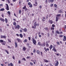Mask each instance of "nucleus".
I'll use <instances>...</instances> for the list:
<instances>
[{
    "instance_id": "f257e3e1",
    "label": "nucleus",
    "mask_w": 66,
    "mask_h": 66,
    "mask_svg": "<svg viewBox=\"0 0 66 66\" xmlns=\"http://www.w3.org/2000/svg\"><path fill=\"white\" fill-rule=\"evenodd\" d=\"M39 26V24H36V22H35L34 23V26H32V28H34V29H36V26Z\"/></svg>"
},
{
    "instance_id": "f03ea898",
    "label": "nucleus",
    "mask_w": 66,
    "mask_h": 66,
    "mask_svg": "<svg viewBox=\"0 0 66 66\" xmlns=\"http://www.w3.org/2000/svg\"><path fill=\"white\" fill-rule=\"evenodd\" d=\"M15 26V29H16L17 28L18 30L19 29V28H20V26L19 25H17V26L16 25Z\"/></svg>"
},
{
    "instance_id": "7ed1b4c3",
    "label": "nucleus",
    "mask_w": 66,
    "mask_h": 66,
    "mask_svg": "<svg viewBox=\"0 0 66 66\" xmlns=\"http://www.w3.org/2000/svg\"><path fill=\"white\" fill-rule=\"evenodd\" d=\"M32 41L33 44L34 45H36V40H35L34 39H32Z\"/></svg>"
},
{
    "instance_id": "20e7f679",
    "label": "nucleus",
    "mask_w": 66,
    "mask_h": 66,
    "mask_svg": "<svg viewBox=\"0 0 66 66\" xmlns=\"http://www.w3.org/2000/svg\"><path fill=\"white\" fill-rule=\"evenodd\" d=\"M6 38V37L5 36H3L1 35V38H4L5 39Z\"/></svg>"
},
{
    "instance_id": "39448f33",
    "label": "nucleus",
    "mask_w": 66,
    "mask_h": 66,
    "mask_svg": "<svg viewBox=\"0 0 66 66\" xmlns=\"http://www.w3.org/2000/svg\"><path fill=\"white\" fill-rule=\"evenodd\" d=\"M53 49L52 50L53 51H54L55 52H56V50L55 49V47L54 46V47H53Z\"/></svg>"
},
{
    "instance_id": "423d86ee",
    "label": "nucleus",
    "mask_w": 66,
    "mask_h": 66,
    "mask_svg": "<svg viewBox=\"0 0 66 66\" xmlns=\"http://www.w3.org/2000/svg\"><path fill=\"white\" fill-rule=\"evenodd\" d=\"M22 30L23 31H24V32H27V29L26 28H25L23 29H22Z\"/></svg>"
},
{
    "instance_id": "0eeeda50",
    "label": "nucleus",
    "mask_w": 66,
    "mask_h": 66,
    "mask_svg": "<svg viewBox=\"0 0 66 66\" xmlns=\"http://www.w3.org/2000/svg\"><path fill=\"white\" fill-rule=\"evenodd\" d=\"M6 10H9V5H8V4H6Z\"/></svg>"
},
{
    "instance_id": "6e6552de",
    "label": "nucleus",
    "mask_w": 66,
    "mask_h": 66,
    "mask_svg": "<svg viewBox=\"0 0 66 66\" xmlns=\"http://www.w3.org/2000/svg\"><path fill=\"white\" fill-rule=\"evenodd\" d=\"M45 45H46V43H42L41 44V46H43V47H44V46H45Z\"/></svg>"
},
{
    "instance_id": "1a4fd4ad",
    "label": "nucleus",
    "mask_w": 66,
    "mask_h": 66,
    "mask_svg": "<svg viewBox=\"0 0 66 66\" xmlns=\"http://www.w3.org/2000/svg\"><path fill=\"white\" fill-rule=\"evenodd\" d=\"M0 20L1 21H3V22H4L5 21V20L2 18H0Z\"/></svg>"
},
{
    "instance_id": "9d476101",
    "label": "nucleus",
    "mask_w": 66,
    "mask_h": 66,
    "mask_svg": "<svg viewBox=\"0 0 66 66\" xmlns=\"http://www.w3.org/2000/svg\"><path fill=\"white\" fill-rule=\"evenodd\" d=\"M64 39H63V41H66V37L65 36H63Z\"/></svg>"
},
{
    "instance_id": "9b49d317",
    "label": "nucleus",
    "mask_w": 66,
    "mask_h": 66,
    "mask_svg": "<svg viewBox=\"0 0 66 66\" xmlns=\"http://www.w3.org/2000/svg\"><path fill=\"white\" fill-rule=\"evenodd\" d=\"M17 40H18V43H20V42H21V40H20V39L19 38H17Z\"/></svg>"
},
{
    "instance_id": "f8f14e48",
    "label": "nucleus",
    "mask_w": 66,
    "mask_h": 66,
    "mask_svg": "<svg viewBox=\"0 0 66 66\" xmlns=\"http://www.w3.org/2000/svg\"><path fill=\"white\" fill-rule=\"evenodd\" d=\"M15 47L16 48L17 47V46H18V45L17 44V42H15Z\"/></svg>"
},
{
    "instance_id": "ddd939ff",
    "label": "nucleus",
    "mask_w": 66,
    "mask_h": 66,
    "mask_svg": "<svg viewBox=\"0 0 66 66\" xmlns=\"http://www.w3.org/2000/svg\"><path fill=\"white\" fill-rule=\"evenodd\" d=\"M23 50L24 51H25L26 50V47H23Z\"/></svg>"
},
{
    "instance_id": "4468645a",
    "label": "nucleus",
    "mask_w": 66,
    "mask_h": 66,
    "mask_svg": "<svg viewBox=\"0 0 66 66\" xmlns=\"http://www.w3.org/2000/svg\"><path fill=\"white\" fill-rule=\"evenodd\" d=\"M58 65H59V62L58 61H57L55 65V66H57Z\"/></svg>"
},
{
    "instance_id": "2eb2a0df",
    "label": "nucleus",
    "mask_w": 66,
    "mask_h": 66,
    "mask_svg": "<svg viewBox=\"0 0 66 66\" xmlns=\"http://www.w3.org/2000/svg\"><path fill=\"white\" fill-rule=\"evenodd\" d=\"M56 21H58V20H59V17L56 16Z\"/></svg>"
},
{
    "instance_id": "dca6fc26",
    "label": "nucleus",
    "mask_w": 66,
    "mask_h": 66,
    "mask_svg": "<svg viewBox=\"0 0 66 66\" xmlns=\"http://www.w3.org/2000/svg\"><path fill=\"white\" fill-rule=\"evenodd\" d=\"M44 61L45 62H46V63H48V62H49V61L47 60L46 59H44Z\"/></svg>"
},
{
    "instance_id": "f3484780",
    "label": "nucleus",
    "mask_w": 66,
    "mask_h": 66,
    "mask_svg": "<svg viewBox=\"0 0 66 66\" xmlns=\"http://www.w3.org/2000/svg\"><path fill=\"white\" fill-rule=\"evenodd\" d=\"M48 42H46V46L47 47H48L49 46V45H48Z\"/></svg>"
},
{
    "instance_id": "a211bd4d",
    "label": "nucleus",
    "mask_w": 66,
    "mask_h": 66,
    "mask_svg": "<svg viewBox=\"0 0 66 66\" xmlns=\"http://www.w3.org/2000/svg\"><path fill=\"white\" fill-rule=\"evenodd\" d=\"M20 36L21 38H22V37H23V35L22 34H20Z\"/></svg>"
},
{
    "instance_id": "6ab92c4d",
    "label": "nucleus",
    "mask_w": 66,
    "mask_h": 66,
    "mask_svg": "<svg viewBox=\"0 0 66 66\" xmlns=\"http://www.w3.org/2000/svg\"><path fill=\"white\" fill-rule=\"evenodd\" d=\"M7 13L10 16L11 15V12L10 11H8L7 12Z\"/></svg>"
},
{
    "instance_id": "aec40b11",
    "label": "nucleus",
    "mask_w": 66,
    "mask_h": 66,
    "mask_svg": "<svg viewBox=\"0 0 66 66\" xmlns=\"http://www.w3.org/2000/svg\"><path fill=\"white\" fill-rule=\"evenodd\" d=\"M36 52L38 54H39L40 53V51H37Z\"/></svg>"
},
{
    "instance_id": "412c9836",
    "label": "nucleus",
    "mask_w": 66,
    "mask_h": 66,
    "mask_svg": "<svg viewBox=\"0 0 66 66\" xmlns=\"http://www.w3.org/2000/svg\"><path fill=\"white\" fill-rule=\"evenodd\" d=\"M52 47H53L52 45H51L50 46V50L52 49Z\"/></svg>"
},
{
    "instance_id": "4be33fe9",
    "label": "nucleus",
    "mask_w": 66,
    "mask_h": 66,
    "mask_svg": "<svg viewBox=\"0 0 66 66\" xmlns=\"http://www.w3.org/2000/svg\"><path fill=\"white\" fill-rule=\"evenodd\" d=\"M45 30L46 31H48V28L47 27H46L44 28Z\"/></svg>"
},
{
    "instance_id": "5701e85b",
    "label": "nucleus",
    "mask_w": 66,
    "mask_h": 66,
    "mask_svg": "<svg viewBox=\"0 0 66 66\" xmlns=\"http://www.w3.org/2000/svg\"><path fill=\"white\" fill-rule=\"evenodd\" d=\"M0 11H4V9L2 8V9H1L0 10Z\"/></svg>"
},
{
    "instance_id": "b1692460",
    "label": "nucleus",
    "mask_w": 66,
    "mask_h": 66,
    "mask_svg": "<svg viewBox=\"0 0 66 66\" xmlns=\"http://www.w3.org/2000/svg\"><path fill=\"white\" fill-rule=\"evenodd\" d=\"M59 12H60V13H63V11H62V10H61L59 11Z\"/></svg>"
},
{
    "instance_id": "393cba45",
    "label": "nucleus",
    "mask_w": 66,
    "mask_h": 66,
    "mask_svg": "<svg viewBox=\"0 0 66 66\" xmlns=\"http://www.w3.org/2000/svg\"><path fill=\"white\" fill-rule=\"evenodd\" d=\"M56 33H57V34H60V32L58 31H56Z\"/></svg>"
},
{
    "instance_id": "a878e982",
    "label": "nucleus",
    "mask_w": 66,
    "mask_h": 66,
    "mask_svg": "<svg viewBox=\"0 0 66 66\" xmlns=\"http://www.w3.org/2000/svg\"><path fill=\"white\" fill-rule=\"evenodd\" d=\"M38 45H39V46H41L42 45V44H40V42H39L38 43Z\"/></svg>"
},
{
    "instance_id": "bb28decb",
    "label": "nucleus",
    "mask_w": 66,
    "mask_h": 66,
    "mask_svg": "<svg viewBox=\"0 0 66 66\" xmlns=\"http://www.w3.org/2000/svg\"><path fill=\"white\" fill-rule=\"evenodd\" d=\"M60 16H61V14H58L57 15L56 17H60Z\"/></svg>"
},
{
    "instance_id": "cd10ccee",
    "label": "nucleus",
    "mask_w": 66,
    "mask_h": 66,
    "mask_svg": "<svg viewBox=\"0 0 66 66\" xmlns=\"http://www.w3.org/2000/svg\"><path fill=\"white\" fill-rule=\"evenodd\" d=\"M5 21L6 23H7V19L6 18H5Z\"/></svg>"
},
{
    "instance_id": "c85d7f7f",
    "label": "nucleus",
    "mask_w": 66,
    "mask_h": 66,
    "mask_svg": "<svg viewBox=\"0 0 66 66\" xmlns=\"http://www.w3.org/2000/svg\"><path fill=\"white\" fill-rule=\"evenodd\" d=\"M22 61H23H23H26V59L24 58H23L22 59Z\"/></svg>"
},
{
    "instance_id": "c756f323",
    "label": "nucleus",
    "mask_w": 66,
    "mask_h": 66,
    "mask_svg": "<svg viewBox=\"0 0 66 66\" xmlns=\"http://www.w3.org/2000/svg\"><path fill=\"white\" fill-rule=\"evenodd\" d=\"M26 8V6H24V7H23V10H25Z\"/></svg>"
},
{
    "instance_id": "7c9ffc66",
    "label": "nucleus",
    "mask_w": 66,
    "mask_h": 66,
    "mask_svg": "<svg viewBox=\"0 0 66 66\" xmlns=\"http://www.w3.org/2000/svg\"><path fill=\"white\" fill-rule=\"evenodd\" d=\"M44 49L45 50V51L46 52H47V48H46V47H45L44 48Z\"/></svg>"
},
{
    "instance_id": "2f4dec72",
    "label": "nucleus",
    "mask_w": 66,
    "mask_h": 66,
    "mask_svg": "<svg viewBox=\"0 0 66 66\" xmlns=\"http://www.w3.org/2000/svg\"><path fill=\"white\" fill-rule=\"evenodd\" d=\"M13 24L14 26L16 25V22H13Z\"/></svg>"
},
{
    "instance_id": "473e14b6",
    "label": "nucleus",
    "mask_w": 66,
    "mask_h": 66,
    "mask_svg": "<svg viewBox=\"0 0 66 66\" xmlns=\"http://www.w3.org/2000/svg\"><path fill=\"white\" fill-rule=\"evenodd\" d=\"M10 66H14V64L12 63H10Z\"/></svg>"
},
{
    "instance_id": "72a5a7b5",
    "label": "nucleus",
    "mask_w": 66,
    "mask_h": 66,
    "mask_svg": "<svg viewBox=\"0 0 66 66\" xmlns=\"http://www.w3.org/2000/svg\"><path fill=\"white\" fill-rule=\"evenodd\" d=\"M0 42L1 43H3L4 41L2 40H0Z\"/></svg>"
},
{
    "instance_id": "f704fd0d",
    "label": "nucleus",
    "mask_w": 66,
    "mask_h": 66,
    "mask_svg": "<svg viewBox=\"0 0 66 66\" xmlns=\"http://www.w3.org/2000/svg\"><path fill=\"white\" fill-rule=\"evenodd\" d=\"M50 1L51 2H53L54 0H50Z\"/></svg>"
},
{
    "instance_id": "c9c22d12",
    "label": "nucleus",
    "mask_w": 66,
    "mask_h": 66,
    "mask_svg": "<svg viewBox=\"0 0 66 66\" xmlns=\"http://www.w3.org/2000/svg\"><path fill=\"white\" fill-rule=\"evenodd\" d=\"M19 14H21V11L20 10H19Z\"/></svg>"
},
{
    "instance_id": "e433bc0d",
    "label": "nucleus",
    "mask_w": 66,
    "mask_h": 66,
    "mask_svg": "<svg viewBox=\"0 0 66 66\" xmlns=\"http://www.w3.org/2000/svg\"><path fill=\"white\" fill-rule=\"evenodd\" d=\"M51 30H54V28L53 27H52L51 28Z\"/></svg>"
},
{
    "instance_id": "4c0bfd02",
    "label": "nucleus",
    "mask_w": 66,
    "mask_h": 66,
    "mask_svg": "<svg viewBox=\"0 0 66 66\" xmlns=\"http://www.w3.org/2000/svg\"><path fill=\"white\" fill-rule=\"evenodd\" d=\"M53 6V4H51L50 5L51 7H52Z\"/></svg>"
},
{
    "instance_id": "58836bf2",
    "label": "nucleus",
    "mask_w": 66,
    "mask_h": 66,
    "mask_svg": "<svg viewBox=\"0 0 66 66\" xmlns=\"http://www.w3.org/2000/svg\"><path fill=\"white\" fill-rule=\"evenodd\" d=\"M8 40L9 43H11V41L9 39H8Z\"/></svg>"
},
{
    "instance_id": "ea45409f",
    "label": "nucleus",
    "mask_w": 66,
    "mask_h": 66,
    "mask_svg": "<svg viewBox=\"0 0 66 66\" xmlns=\"http://www.w3.org/2000/svg\"><path fill=\"white\" fill-rule=\"evenodd\" d=\"M54 6L55 7H57V5L55 4H54Z\"/></svg>"
},
{
    "instance_id": "a19ab883",
    "label": "nucleus",
    "mask_w": 66,
    "mask_h": 66,
    "mask_svg": "<svg viewBox=\"0 0 66 66\" xmlns=\"http://www.w3.org/2000/svg\"><path fill=\"white\" fill-rule=\"evenodd\" d=\"M63 36L62 35H60L59 36V37H63Z\"/></svg>"
},
{
    "instance_id": "79ce46f5",
    "label": "nucleus",
    "mask_w": 66,
    "mask_h": 66,
    "mask_svg": "<svg viewBox=\"0 0 66 66\" xmlns=\"http://www.w3.org/2000/svg\"><path fill=\"white\" fill-rule=\"evenodd\" d=\"M47 36L48 37H49V36H50V33H47Z\"/></svg>"
},
{
    "instance_id": "37998d69",
    "label": "nucleus",
    "mask_w": 66,
    "mask_h": 66,
    "mask_svg": "<svg viewBox=\"0 0 66 66\" xmlns=\"http://www.w3.org/2000/svg\"><path fill=\"white\" fill-rule=\"evenodd\" d=\"M5 51L6 52H7V54H9V52L7 51L6 50Z\"/></svg>"
},
{
    "instance_id": "c03bdc74",
    "label": "nucleus",
    "mask_w": 66,
    "mask_h": 66,
    "mask_svg": "<svg viewBox=\"0 0 66 66\" xmlns=\"http://www.w3.org/2000/svg\"><path fill=\"white\" fill-rule=\"evenodd\" d=\"M45 3L46 4H47V3H48V1H47V0H46L45 1Z\"/></svg>"
},
{
    "instance_id": "a18cd8bd",
    "label": "nucleus",
    "mask_w": 66,
    "mask_h": 66,
    "mask_svg": "<svg viewBox=\"0 0 66 66\" xmlns=\"http://www.w3.org/2000/svg\"><path fill=\"white\" fill-rule=\"evenodd\" d=\"M52 27H55V25L54 24H53L52 25Z\"/></svg>"
},
{
    "instance_id": "49530a36",
    "label": "nucleus",
    "mask_w": 66,
    "mask_h": 66,
    "mask_svg": "<svg viewBox=\"0 0 66 66\" xmlns=\"http://www.w3.org/2000/svg\"><path fill=\"white\" fill-rule=\"evenodd\" d=\"M30 7H32V5L31 4L29 6Z\"/></svg>"
},
{
    "instance_id": "de8ad7c7",
    "label": "nucleus",
    "mask_w": 66,
    "mask_h": 66,
    "mask_svg": "<svg viewBox=\"0 0 66 66\" xmlns=\"http://www.w3.org/2000/svg\"><path fill=\"white\" fill-rule=\"evenodd\" d=\"M31 4V3L30 2H29L28 3V5H30Z\"/></svg>"
},
{
    "instance_id": "09e8293b",
    "label": "nucleus",
    "mask_w": 66,
    "mask_h": 66,
    "mask_svg": "<svg viewBox=\"0 0 66 66\" xmlns=\"http://www.w3.org/2000/svg\"><path fill=\"white\" fill-rule=\"evenodd\" d=\"M24 42H27V39H25L24 40Z\"/></svg>"
},
{
    "instance_id": "8fccbe9b",
    "label": "nucleus",
    "mask_w": 66,
    "mask_h": 66,
    "mask_svg": "<svg viewBox=\"0 0 66 66\" xmlns=\"http://www.w3.org/2000/svg\"><path fill=\"white\" fill-rule=\"evenodd\" d=\"M30 63L31 65H33V63H32L30 62Z\"/></svg>"
},
{
    "instance_id": "3c124183",
    "label": "nucleus",
    "mask_w": 66,
    "mask_h": 66,
    "mask_svg": "<svg viewBox=\"0 0 66 66\" xmlns=\"http://www.w3.org/2000/svg\"><path fill=\"white\" fill-rule=\"evenodd\" d=\"M12 58L13 59H15V56H14L13 55L12 56Z\"/></svg>"
},
{
    "instance_id": "603ef678",
    "label": "nucleus",
    "mask_w": 66,
    "mask_h": 66,
    "mask_svg": "<svg viewBox=\"0 0 66 66\" xmlns=\"http://www.w3.org/2000/svg\"><path fill=\"white\" fill-rule=\"evenodd\" d=\"M57 45H60V43H59V42H57Z\"/></svg>"
},
{
    "instance_id": "864d4df0",
    "label": "nucleus",
    "mask_w": 66,
    "mask_h": 66,
    "mask_svg": "<svg viewBox=\"0 0 66 66\" xmlns=\"http://www.w3.org/2000/svg\"><path fill=\"white\" fill-rule=\"evenodd\" d=\"M7 1H8V2L9 3H11V2H10V1L9 0H7Z\"/></svg>"
},
{
    "instance_id": "5fc2aeb1",
    "label": "nucleus",
    "mask_w": 66,
    "mask_h": 66,
    "mask_svg": "<svg viewBox=\"0 0 66 66\" xmlns=\"http://www.w3.org/2000/svg\"><path fill=\"white\" fill-rule=\"evenodd\" d=\"M36 52V50H34L33 52L35 53Z\"/></svg>"
},
{
    "instance_id": "6e6d98bb",
    "label": "nucleus",
    "mask_w": 66,
    "mask_h": 66,
    "mask_svg": "<svg viewBox=\"0 0 66 66\" xmlns=\"http://www.w3.org/2000/svg\"><path fill=\"white\" fill-rule=\"evenodd\" d=\"M35 39H37V36L36 35V36L35 37Z\"/></svg>"
},
{
    "instance_id": "4d7b16f0",
    "label": "nucleus",
    "mask_w": 66,
    "mask_h": 66,
    "mask_svg": "<svg viewBox=\"0 0 66 66\" xmlns=\"http://www.w3.org/2000/svg\"><path fill=\"white\" fill-rule=\"evenodd\" d=\"M2 45H5V43H4L3 42V43L2 44Z\"/></svg>"
},
{
    "instance_id": "13d9d810",
    "label": "nucleus",
    "mask_w": 66,
    "mask_h": 66,
    "mask_svg": "<svg viewBox=\"0 0 66 66\" xmlns=\"http://www.w3.org/2000/svg\"><path fill=\"white\" fill-rule=\"evenodd\" d=\"M18 63H19L20 64V63H21V62H20V61L19 60V61Z\"/></svg>"
},
{
    "instance_id": "bf43d9fd",
    "label": "nucleus",
    "mask_w": 66,
    "mask_h": 66,
    "mask_svg": "<svg viewBox=\"0 0 66 66\" xmlns=\"http://www.w3.org/2000/svg\"><path fill=\"white\" fill-rule=\"evenodd\" d=\"M30 56H27V59H30Z\"/></svg>"
},
{
    "instance_id": "052dcab7",
    "label": "nucleus",
    "mask_w": 66,
    "mask_h": 66,
    "mask_svg": "<svg viewBox=\"0 0 66 66\" xmlns=\"http://www.w3.org/2000/svg\"><path fill=\"white\" fill-rule=\"evenodd\" d=\"M53 23V21L52 20L51 22V24H52Z\"/></svg>"
},
{
    "instance_id": "680f3d73",
    "label": "nucleus",
    "mask_w": 66,
    "mask_h": 66,
    "mask_svg": "<svg viewBox=\"0 0 66 66\" xmlns=\"http://www.w3.org/2000/svg\"><path fill=\"white\" fill-rule=\"evenodd\" d=\"M52 33L53 34H54V31L53 30L52 31Z\"/></svg>"
},
{
    "instance_id": "e2e57ef3",
    "label": "nucleus",
    "mask_w": 66,
    "mask_h": 66,
    "mask_svg": "<svg viewBox=\"0 0 66 66\" xmlns=\"http://www.w3.org/2000/svg\"><path fill=\"white\" fill-rule=\"evenodd\" d=\"M16 35L17 36H19V34H16Z\"/></svg>"
},
{
    "instance_id": "0e129e2a",
    "label": "nucleus",
    "mask_w": 66,
    "mask_h": 66,
    "mask_svg": "<svg viewBox=\"0 0 66 66\" xmlns=\"http://www.w3.org/2000/svg\"><path fill=\"white\" fill-rule=\"evenodd\" d=\"M2 17H4V15H3V14H2L1 15Z\"/></svg>"
},
{
    "instance_id": "69168bd1",
    "label": "nucleus",
    "mask_w": 66,
    "mask_h": 66,
    "mask_svg": "<svg viewBox=\"0 0 66 66\" xmlns=\"http://www.w3.org/2000/svg\"><path fill=\"white\" fill-rule=\"evenodd\" d=\"M60 35L61 34H63V32L62 31L60 32Z\"/></svg>"
},
{
    "instance_id": "338daca9",
    "label": "nucleus",
    "mask_w": 66,
    "mask_h": 66,
    "mask_svg": "<svg viewBox=\"0 0 66 66\" xmlns=\"http://www.w3.org/2000/svg\"><path fill=\"white\" fill-rule=\"evenodd\" d=\"M8 65V66H11V63H10V64L9 63Z\"/></svg>"
},
{
    "instance_id": "774afa93",
    "label": "nucleus",
    "mask_w": 66,
    "mask_h": 66,
    "mask_svg": "<svg viewBox=\"0 0 66 66\" xmlns=\"http://www.w3.org/2000/svg\"><path fill=\"white\" fill-rule=\"evenodd\" d=\"M34 5L35 6H37V5H36L35 4H34Z\"/></svg>"
}]
</instances>
